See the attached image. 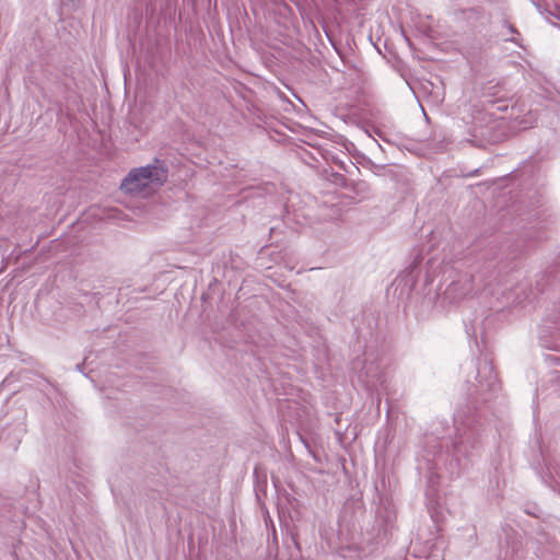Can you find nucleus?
Wrapping results in <instances>:
<instances>
[{"mask_svg":"<svg viewBox=\"0 0 560 560\" xmlns=\"http://www.w3.org/2000/svg\"><path fill=\"white\" fill-rule=\"evenodd\" d=\"M508 108L506 105H499L498 102H494L492 100L487 101V110L490 113L491 116L494 115V110H505Z\"/></svg>","mask_w":560,"mask_h":560,"instance_id":"nucleus-2","label":"nucleus"},{"mask_svg":"<svg viewBox=\"0 0 560 560\" xmlns=\"http://www.w3.org/2000/svg\"><path fill=\"white\" fill-rule=\"evenodd\" d=\"M167 179V168L160 161L133 168L122 180L120 188L130 195L148 197Z\"/></svg>","mask_w":560,"mask_h":560,"instance_id":"nucleus-1","label":"nucleus"}]
</instances>
